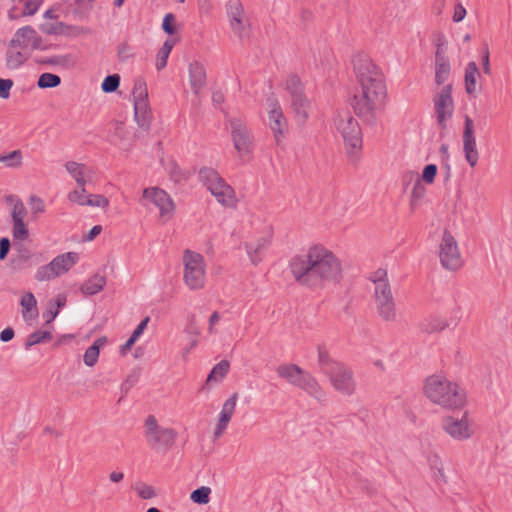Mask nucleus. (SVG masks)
<instances>
[{
    "label": "nucleus",
    "mask_w": 512,
    "mask_h": 512,
    "mask_svg": "<svg viewBox=\"0 0 512 512\" xmlns=\"http://www.w3.org/2000/svg\"><path fill=\"white\" fill-rule=\"evenodd\" d=\"M30 203H31V211L33 214H39V213H43L45 211V204L41 198H39L35 195H32L30 197Z\"/></svg>",
    "instance_id": "58"
},
{
    "label": "nucleus",
    "mask_w": 512,
    "mask_h": 512,
    "mask_svg": "<svg viewBox=\"0 0 512 512\" xmlns=\"http://www.w3.org/2000/svg\"><path fill=\"white\" fill-rule=\"evenodd\" d=\"M452 84L445 85L435 100V113L438 124L446 128V120L453 114Z\"/></svg>",
    "instance_id": "17"
},
{
    "label": "nucleus",
    "mask_w": 512,
    "mask_h": 512,
    "mask_svg": "<svg viewBox=\"0 0 512 512\" xmlns=\"http://www.w3.org/2000/svg\"><path fill=\"white\" fill-rule=\"evenodd\" d=\"M210 493H211V489L209 487L202 486V487L195 489L191 493L190 499L196 504L204 505L209 502Z\"/></svg>",
    "instance_id": "43"
},
{
    "label": "nucleus",
    "mask_w": 512,
    "mask_h": 512,
    "mask_svg": "<svg viewBox=\"0 0 512 512\" xmlns=\"http://www.w3.org/2000/svg\"><path fill=\"white\" fill-rule=\"evenodd\" d=\"M6 202L7 203H14L11 216L12 220L20 219L24 220L25 216L27 215V210L21 201V199L15 197L14 195H8L6 196Z\"/></svg>",
    "instance_id": "38"
},
{
    "label": "nucleus",
    "mask_w": 512,
    "mask_h": 512,
    "mask_svg": "<svg viewBox=\"0 0 512 512\" xmlns=\"http://www.w3.org/2000/svg\"><path fill=\"white\" fill-rule=\"evenodd\" d=\"M20 304L23 307L22 316L25 321H30L38 316L37 301L32 293L27 292L24 294L21 298Z\"/></svg>",
    "instance_id": "30"
},
{
    "label": "nucleus",
    "mask_w": 512,
    "mask_h": 512,
    "mask_svg": "<svg viewBox=\"0 0 512 512\" xmlns=\"http://www.w3.org/2000/svg\"><path fill=\"white\" fill-rule=\"evenodd\" d=\"M11 248L9 238L2 237L0 239V260H5Z\"/></svg>",
    "instance_id": "63"
},
{
    "label": "nucleus",
    "mask_w": 512,
    "mask_h": 512,
    "mask_svg": "<svg viewBox=\"0 0 512 512\" xmlns=\"http://www.w3.org/2000/svg\"><path fill=\"white\" fill-rule=\"evenodd\" d=\"M66 170L68 173L75 179L79 187H82V192H85V183L87 180L85 179V169L86 166L84 164H80L74 161H69L65 164Z\"/></svg>",
    "instance_id": "31"
},
{
    "label": "nucleus",
    "mask_w": 512,
    "mask_h": 512,
    "mask_svg": "<svg viewBox=\"0 0 512 512\" xmlns=\"http://www.w3.org/2000/svg\"><path fill=\"white\" fill-rule=\"evenodd\" d=\"M132 97L134 102V119L143 131H149L152 112L148 100L147 84L144 78L138 77L135 79Z\"/></svg>",
    "instance_id": "9"
},
{
    "label": "nucleus",
    "mask_w": 512,
    "mask_h": 512,
    "mask_svg": "<svg viewBox=\"0 0 512 512\" xmlns=\"http://www.w3.org/2000/svg\"><path fill=\"white\" fill-rule=\"evenodd\" d=\"M233 146L240 158L249 157L254 149V140L247 126L238 118L229 120Z\"/></svg>",
    "instance_id": "12"
},
{
    "label": "nucleus",
    "mask_w": 512,
    "mask_h": 512,
    "mask_svg": "<svg viewBox=\"0 0 512 512\" xmlns=\"http://www.w3.org/2000/svg\"><path fill=\"white\" fill-rule=\"evenodd\" d=\"M289 269L295 281L308 288H323L342 279L340 260L322 245H314L306 254L292 257Z\"/></svg>",
    "instance_id": "2"
},
{
    "label": "nucleus",
    "mask_w": 512,
    "mask_h": 512,
    "mask_svg": "<svg viewBox=\"0 0 512 512\" xmlns=\"http://www.w3.org/2000/svg\"><path fill=\"white\" fill-rule=\"evenodd\" d=\"M463 151L465 154L466 161L469 163L471 167H475L479 159V153L476 148V139L474 136V123L469 116H466L464 121Z\"/></svg>",
    "instance_id": "18"
},
{
    "label": "nucleus",
    "mask_w": 512,
    "mask_h": 512,
    "mask_svg": "<svg viewBox=\"0 0 512 512\" xmlns=\"http://www.w3.org/2000/svg\"><path fill=\"white\" fill-rule=\"evenodd\" d=\"M79 260V255L76 252H67L55 257L51 262V266L58 276L62 273L67 272L72 266H74Z\"/></svg>",
    "instance_id": "25"
},
{
    "label": "nucleus",
    "mask_w": 512,
    "mask_h": 512,
    "mask_svg": "<svg viewBox=\"0 0 512 512\" xmlns=\"http://www.w3.org/2000/svg\"><path fill=\"white\" fill-rule=\"evenodd\" d=\"M276 373L288 383L306 391L316 399H320L324 395L317 380L296 364H281L276 368Z\"/></svg>",
    "instance_id": "5"
},
{
    "label": "nucleus",
    "mask_w": 512,
    "mask_h": 512,
    "mask_svg": "<svg viewBox=\"0 0 512 512\" xmlns=\"http://www.w3.org/2000/svg\"><path fill=\"white\" fill-rule=\"evenodd\" d=\"M149 321H150V317L147 316L138 324V326L135 328V330L131 334L133 340H138V338L142 335V333L146 329Z\"/></svg>",
    "instance_id": "64"
},
{
    "label": "nucleus",
    "mask_w": 512,
    "mask_h": 512,
    "mask_svg": "<svg viewBox=\"0 0 512 512\" xmlns=\"http://www.w3.org/2000/svg\"><path fill=\"white\" fill-rule=\"evenodd\" d=\"M226 12L232 31L239 39L249 36L250 23L240 0H229Z\"/></svg>",
    "instance_id": "13"
},
{
    "label": "nucleus",
    "mask_w": 512,
    "mask_h": 512,
    "mask_svg": "<svg viewBox=\"0 0 512 512\" xmlns=\"http://www.w3.org/2000/svg\"><path fill=\"white\" fill-rule=\"evenodd\" d=\"M428 463L432 469H436L441 478H444V470L441 458L437 454L428 457Z\"/></svg>",
    "instance_id": "57"
},
{
    "label": "nucleus",
    "mask_w": 512,
    "mask_h": 512,
    "mask_svg": "<svg viewBox=\"0 0 512 512\" xmlns=\"http://www.w3.org/2000/svg\"><path fill=\"white\" fill-rule=\"evenodd\" d=\"M61 84L60 76L53 73H43L39 76L37 86L40 89L56 88Z\"/></svg>",
    "instance_id": "40"
},
{
    "label": "nucleus",
    "mask_w": 512,
    "mask_h": 512,
    "mask_svg": "<svg viewBox=\"0 0 512 512\" xmlns=\"http://www.w3.org/2000/svg\"><path fill=\"white\" fill-rule=\"evenodd\" d=\"M137 381V374H130L127 376L125 382L121 385V390L124 393V395H126L129 392V390L135 385Z\"/></svg>",
    "instance_id": "62"
},
{
    "label": "nucleus",
    "mask_w": 512,
    "mask_h": 512,
    "mask_svg": "<svg viewBox=\"0 0 512 512\" xmlns=\"http://www.w3.org/2000/svg\"><path fill=\"white\" fill-rule=\"evenodd\" d=\"M144 437L153 450H170L176 442L178 433L173 428L160 426L154 415H148L144 423Z\"/></svg>",
    "instance_id": "6"
},
{
    "label": "nucleus",
    "mask_w": 512,
    "mask_h": 512,
    "mask_svg": "<svg viewBox=\"0 0 512 512\" xmlns=\"http://www.w3.org/2000/svg\"><path fill=\"white\" fill-rule=\"evenodd\" d=\"M270 241L266 237L259 238L255 244L246 242L244 244L246 252L253 265H258L262 261L263 251L268 247Z\"/></svg>",
    "instance_id": "27"
},
{
    "label": "nucleus",
    "mask_w": 512,
    "mask_h": 512,
    "mask_svg": "<svg viewBox=\"0 0 512 512\" xmlns=\"http://www.w3.org/2000/svg\"><path fill=\"white\" fill-rule=\"evenodd\" d=\"M58 314L59 312L57 311V308H54L52 301H49L48 306L43 312L42 316L45 319L46 324H49L57 317Z\"/></svg>",
    "instance_id": "60"
},
{
    "label": "nucleus",
    "mask_w": 512,
    "mask_h": 512,
    "mask_svg": "<svg viewBox=\"0 0 512 512\" xmlns=\"http://www.w3.org/2000/svg\"><path fill=\"white\" fill-rule=\"evenodd\" d=\"M6 202L7 203H14L11 216L12 220L20 219L24 220L25 216L27 215V210L21 201V199L15 197L14 195H8L6 196Z\"/></svg>",
    "instance_id": "39"
},
{
    "label": "nucleus",
    "mask_w": 512,
    "mask_h": 512,
    "mask_svg": "<svg viewBox=\"0 0 512 512\" xmlns=\"http://www.w3.org/2000/svg\"><path fill=\"white\" fill-rule=\"evenodd\" d=\"M175 44L174 40L167 39L157 53L156 69L162 70L167 65V60Z\"/></svg>",
    "instance_id": "35"
},
{
    "label": "nucleus",
    "mask_w": 512,
    "mask_h": 512,
    "mask_svg": "<svg viewBox=\"0 0 512 512\" xmlns=\"http://www.w3.org/2000/svg\"><path fill=\"white\" fill-rule=\"evenodd\" d=\"M98 358H99V352L96 348V346H89L85 353H84V363L89 366V367H92L94 366L97 361H98Z\"/></svg>",
    "instance_id": "53"
},
{
    "label": "nucleus",
    "mask_w": 512,
    "mask_h": 512,
    "mask_svg": "<svg viewBox=\"0 0 512 512\" xmlns=\"http://www.w3.org/2000/svg\"><path fill=\"white\" fill-rule=\"evenodd\" d=\"M317 350L320 370L329 377L332 386L343 395H352L356 389L353 371L331 358L324 346L319 345Z\"/></svg>",
    "instance_id": "4"
},
{
    "label": "nucleus",
    "mask_w": 512,
    "mask_h": 512,
    "mask_svg": "<svg viewBox=\"0 0 512 512\" xmlns=\"http://www.w3.org/2000/svg\"><path fill=\"white\" fill-rule=\"evenodd\" d=\"M368 279L375 285L373 298L393 297L386 269H377L370 274Z\"/></svg>",
    "instance_id": "19"
},
{
    "label": "nucleus",
    "mask_w": 512,
    "mask_h": 512,
    "mask_svg": "<svg viewBox=\"0 0 512 512\" xmlns=\"http://www.w3.org/2000/svg\"><path fill=\"white\" fill-rule=\"evenodd\" d=\"M425 394L432 402L448 409L462 408L466 403L464 390L440 376L427 378Z\"/></svg>",
    "instance_id": "3"
},
{
    "label": "nucleus",
    "mask_w": 512,
    "mask_h": 512,
    "mask_svg": "<svg viewBox=\"0 0 512 512\" xmlns=\"http://www.w3.org/2000/svg\"><path fill=\"white\" fill-rule=\"evenodd\" d=\"M448 326L446 320L439 317H429L420 323V330L424 333L431 334L440 332Z\"/></svg>",
    "instance_id": "33"
},
{
    "label": "nucleus",
    "mask_w": 512,
    "mask_h": 512,
    "mask_svg": "<svg viewBox=\"0 0 512 512\" xmlns=\"http://www.w3.org/2000/svg\"><path fill=\"white\" fill-rule=\"evenodd\" d=\"M169 174L171 179L175 182H181L189 178V173L181 169L175 161L169 163Z\"/></svg>",
    "instance_id": "48"
},
{
    "label": "nucleus",
    "mask_w": 512,
    "mask_h": 512,
    "mask_svg": "<svg viewBox=\"0 0 512 512\" xmlns=\"http://www.w3.org/2000/svg\"><path fill=\"white\" fill-rule=\"evenodd\" d=\"M105 285L106 277L96 273L81 285L80 290L85 295H95L102 291Z\"/></svg>",
    "instance_id": "29"
},
{
    "label": "nucleus",
    "mask_w": 512,
    "mask_h": 512,
    "mask_svg": "<svg viewBox=\"0 0 512 512\" xmlns=\"http://www.w3.org/2000/svg\"><path fill=\"white\" fill-rule=\"evenodd\" d=\"M28 59V56L20 51H13L9 47L6 52V65L9 69H17L24 64Z\"/></svg>",
    "instance_id": "36"
},
{
    "label": "nucleus",
    "mask_w": 512,
    "mask_h": 512,
    "mask_svg": "<svg viewBox=\"0 0 512 512\" xmlns=\"http://www.w3.org/2000/svg\"><path fill=\"white\" fill-rule=\"evenodd\" d=\"M31 46L32 49L47 50L49 46H42V38L38 36L32 26H24L16 31L9 42L10 48L19 47L25 49Z\"/></svg>",
    "instance_id": "16"
},
{
    "label": "nucleus",
    "mask_w": 512,
    "mask_h": 512,
    "mask_svg": "<svg viewBox=\"0 0 512 512\" xmlns=\"http://www.w3.org/2000/svg\"><path fill=\"white\" fill-rule=\"evenodd\" d=\"M176 19L174 14L167 13L162 22V29L168 35H174L177 32V27L175 23Z\"/></svg>",
    "instance_id": "50"
},
{
    "label": "nucleus",
    "mask_w": 512,
    "mask_h": 512,
    "mask_svg": "<svg viewBox=\"0 0 512 512\" xmlns=\"http://www.w3.org/2000/svg\"><path fill=\"white\" fill-rule=\"evenodd\" d=\"M481 74L477 64L471 61L465 68L464 83L465 91L468 95L474 96L477 91V78H480Z\"/></svg>",
    "instance_id": "28"
},
{
    "label": "nucleus",
    "mask_w": 512,
    "mask_h": 512,
    "mask_svg": "<svg viewBox=\"0 0 512 512\" xmlns=\"http://www.w3.org/2000/svg\"><path fill=\"white\" fill-rule=\"evenodd\" d=\"M199 180L212 195L215 192L224 190L222 185H228L220 174L211 167H202L199 170Z\"/></svg>",
    "instance_id": "20"
},
{
    "label": "nucleus",
    "mask_w": 512,
    "mask_h": 512,
    "mask_svg": "<svg viewBox=\"0 0 512 512\" xmlns=\"http://www.w3.org/2000/svg\"><path fill=\"white\" fill-rule=\"evenodd\" d=\"M0 162L8 168H18L23 163L21 150H14L8 154L0 155Z\"/></svg>",
    "instance_id": "37"
},
{
    "label": "nucleus",
    "mask_w": 512,
    "mask_h": 512,
    "mask_svg": "<svg viewBox=\"0 0 512 512\" xmlns=\"http://www.w3.org/2000/svg\"><path fill=\"white\" fill-rule=\"evenodd\" d=\"M230 420L231 419L226 416L219 417L218 423L214 431V439H218L224 433Z\"/></svg>",
    "instance_id": "59"
},
{
    "label": "nucleus",
    "mask_w": 512,
    "mask_h": 512,
    "mask_svg": "<svg viewBox=\"0 0 512 512\" xmlns=\"http://www.w3.org/2000/svg\"><path fill=\"white\" fill-rule=\"evenodd\" d=\"M85 192H82V187L80 189H75L71 191L68 195V199L72 202H75L81 206H86V199L88 197L85 196Z\"/></svg>",
    "instance_id": "54"
},
{
    "label": "nucleus",
    "mask_w": 512,
    "mask_h": 512,
    "mask_svg": "<svg viewBox=\"0 0 512 512\" xmlns=\"http://www.w3.org/2000/svg\"><path fill=\"white\" fill-rule=\"evenodd\" d=\"M375 307L379 317L386 322L396 320V304L394 297L374 298Z\"/></svg>",
    "instance_id": "23"
},
{
    "label": "nucleus",
    "mask_w": 512,
    "mask_h": 512,
    "mask_svg": "<svg viewBox=\"0 0 512 512\" xmlns=\"http://www.w3.org/2000/svg\"><path fill=\"white\" fill-rule=\"evenodd\" d=\"M334 124L341 133L349 154L362 147V130L358 121L349 112H339L334 118Z\"/></svg>",
    "instance_id": "7"
},
{
    "label": "nucleus",
    "mask_w": 512,
    "mask_h": 512,
    "mask_svg": "<svg viewBox=\"0 0 512 512\" xmlns=\"http://www.w3.org/2000/svg\"><path fill=\"white\" fill-rule=\"evenodd\" d=\"M230 363L228 360H221L219 363H217L210 373L208 374V377L206 379V384H210L212 382L220 383L227 373L229 372Z\"/></svg>",
    "instance_id": "32"
},
{
    "label": "nucleus",
    "mask_w": 512,
    "mask_h": 512,
    "mask_svg": "<svg viewBox=\"0 0 512 512\" xmlns=\"http://www.w3.org/2000/svg\"><path fill=\"white\" fill-rule=\"evenodd\" d=\"M52 339V333L50 331H35L31 333L26 342H25V348L29 349L30 347L40 344L45 341H50Z\"/></svg>",
    "instance_id": "41"
},
{
    "label": "nucleus",
    "mask_w": 512,
    "mask_h": 512,
    "mask_svg": "<svg viewBox=\"0 0 512 512\" xmlns=\"http://www.w3.org/2000/svg\"><path fill=\"white\" fill-rule=\"evenodd\" d=\"M137 492L142 499H151L156 496L154 488L147 484H142L141 487L137 489Z\"/></svg>",
    "instance_id": "61"
},
{
    "label": "nucleus",
    "mask_w": 512,
    "mask_h": 512,
    "mask_svg": "<svg viewBox=\"0 0 512 512\" xmlns=\"http://www.w3.org/2000/svg\"><path fill=\"white\" fill-rule=\"evenodd\" d=\"M439 259L442 267L448 271H457L463 266V260L458 248V243L451 232L447 229L443 232Z\"/></svg>",
    "instance_id": "11"
},
{
    "label": "nucleus",
    "mask_w": 512,
    "mask_h": 512,
    "mask_svg": "<svg viewBox=\"0 0 512 512\" xmlns=\"http://www.w3.org/2000/svg\"><path fill=\"white\" fill-rule=\"evenodd\" d=\"M120 85V75L119 74H111L104 78L101 88L105 93H113L115 92Z\"/></svg>",
    "instance_id": "46"
},
{
    "label": "nucleus",
    "mask_w": 512,
    "mask_h": 512,
    "mask_svg": "<svg viewBox=\"0 0 512 512\" xmlns=\"http://www.w3.org/2000/svg\"><path fill=\"white\" fill-rule=\"evenodd\" d=\"M451 71L449 58L446 56V50L437 45L435 52V83L442 85L448 78Z\"/></svg>",
    "instance_id": "21"
},
{
    "label": "nucleus",
    "mask_w": 512,
    "mask_h": 512,
    "mask_svg": "<svg viewBox=\"0 0 512 512\" xmlns=\"http://www.w3.org/2000/svg\"><path fill=\"white\" fill-rule=\"evenodd\" d=\"M70 55H59L49 58H36L35 62L41 65H60L67 66L70 62Z\"/></svg>",
    "instance_id": "45"
},
{
    "label": "nucleus",
    "mask_w": 512,
    "mask_h": 512,
    "mask_svg": "<svg viewBox=\"0 0 512 512\" xmlns=\"http://www.w3.org/2000/svg\"><path fill=\"white\" fill-rule=\"evenodd\" d=\"M286 90L290 95L291 109L294 112L295 120L303 125L309 118L311 103L306 97L304 86L297 75H290L286 81Z\"/></svg>",
    "instance_id": "8"
},
{
    "label": "nucleus",
    "mask_w": 512,
    "mask_h": 512,
    "mask_svg": "<svg viewBox=\"0 0 512 512\" xmlns=\"http://www.w3.org/2000/svg\"><path fill=\"white\" fill-rule=\"evenodd\" d=\"M184 281L191 289L196 290L204 286L205 264L201 254L185 250L183 255Z\"/></svg>",
    "instance_id": "10"
},
{
    "label": "nucleus",
    "mask_w": 512,
    "mask_h": 512,
    "mask_svg": "<svg viewBox=\"0 0 512 512\" xmlns=\"http://www.w3.org/2000/svg\"><path fill=\"white\" fill-rule=\"evenodd\" d=\"M441 428L451 438L457 441L468 440L473 435V429L469 423L468 412L465 411L461 418L445 416L441 420Z\"/></svg>",
    "instance_id": "14"
},
{
    "label": "nucleus",
    "mask_w": 512,
    "mask_h": 512,
    "mask_svg": "<svg viewBox=\"0 0 512 512\" xmlns=\"http://www.w3.org/2000/svg\"><path fill=\"white\" fill-rule=\"evenodd\" d=\"M352 61L360 89L355 92L351 105L359 118L374 125L376 111L387 95L384 75L364 53L356 54Z\"/></svg>",
    "instance_id": "1"
},
{
    "label": "nucleus",
    "mask_w": 512,
    "mask_h": 512,
    "mask_svg": "<svg viewBox=\"0 0 512 512\" xmlns=\"http://www.w3.org/2000/svg\"><path fill=\"white\" fill-rule=\"evenodd\" d=\"M143 197L150 199L160 210V220L166 223L174 214L175 205L169 194L158 187L145 188Z\"/></svg>",
    "instance_id": "15"
},
{
    "label": "nucleus",
    "mask_w": 512,
    "mask_h": 512,
    "mask_svg": "<svg viewBox=\"0 0 512 512\" xmlns=\"http://www.w3.org/2000/svg\"><path fill=\"white\" fill-rule=\"evenodd\" d=\"M189 81L191 89L196 95L205 87L206 70L200 62L193 61L189 64Z\"/></svg>",
    "instance_id": "22"
},
{
    "label": "nucleus",
    "mask_w": 512,
    "mask_h": 512,
    "mask_svg": "<svg viewBox=\"0 0 512 512\" xmlns=\"http://www.w3.org/2000/svg\"><path fill=\"white\" fill-rule=\"evenodd\" d=\"M67 27V24L64 22H58V23H45L41 25L40 29L43 33L47 35H65L69 36L70 33L65 30Z\"/></svg>",
    "instance_id": "42"
},
{
    "label": "nucleus",
    "mask_w": 512,
    "mask_h": 512,
    "mask_svg": "<svg viewBox=\"0 0 512 512\" xmlns=\"http://www.w3.org/2000/svg\"><path fill=\"white\" fill-rule=\"evenodd\" d=\"M13 80L0 78V98L8 99L10 97V90L13 87Z\"/></svg>",
    "instance_id": "56"
},
{
    "label": "nucleus",
    "mask_w": 512,
    "mask_h": 512,
    "mask_svg": "<svg viewBox=\"0 0 512 512\" xmlns=\"http://www.w3.org/2000/svg\"><path fill=\"white\" fill-rule=\"evenodd\" d=\"M109 205V200L104 195L90 194L86 199V206L105 208Z\"/></svg>",
    "instance_id": "51"
},
{
    "label": "nucleus",
    "mask_w": 512,
    "mask_h": 512,
    "mask_svg": "<svg viewBox=\"0 0 512 512\" xmlns=\"http://www.w3.org/2000/svg\"><path fill=\"white\" fill-rule=\"evenodd\" d=\"M437 165L428 164L424 167L421 175V181L426 182L427 184H433L435 181V177L437 175Z\"/></svg>",
    "instance_id": "52"
},
{
    "label": "nucleus",
    "mask_w": 512,
    "mask_h": 512,
    "mask_svg": "<svg viewBox=\"0 0 512 512\" xmlns=\"http://www.w3.org/2000/svg\"><path fill=\"white\" fill-rule=\"evenodd\" d=\"M415 180V184L412 189L411 193V201H410V207L412 210H414L419 204L422 198L424 197L426 193V188L422 184V181L417 173L415 172H408L404 175V182L411 181L413 179Z\"/></svg>",
    "instance_id": "26"
},
{
    "label": "nucleus",
    "mask_w": 512,
    "mask_h": 512,
    "mask_svg": "<svg viewBox=\"0 0 512 512\" xmlns=\"http://www.w3.org/2000/svg\"><path fill=\"white\" fill-rule=\"evenodd\" d=\"M224 190L215 192L213 196L225 207H233L236 205V195L234 189L230 185H222Z\"/></svg>",
    "instance_id": "34"
},
{
    "label": "nucleus",
    "mask_w": 512,
    "mask_h": 512,
    "mask_svg": "<svg viewBox=\"0 0 512 512\" xmlns=\"http://www.w3.org/2000/svg\"><path fill=\"white\" fill-rule=\"evenodd\" d=\"M238 398L237 393H233L223 404L220 416H226L228 418H232V415L234 414L235 407H236V401Z\"/></svg>",
    "instance_id": "49"
},
{
    "label": "nucleus",
    "mask_w": 512,
    "mask_h": 512,
    "mask_svg": "<svg viewBox=\"0 0 512 512\" xmlns=\"http://www.w3.org/2000/svg\"><path fill=\"white\" fill-rule=\"evenodd\" d=\"M269 126L274 133L276 142L279 143V136L284 134L287 124L281 107L277 101L275 102L273 108L269 111Z\"/></svg>",
    "instance_id": "24"
},
{
    "label": "nucleus",
    "mask_w": 512,
    "mask_h": 512,
    "mask_svg": "<svg viewBox=\"0 0 512 512\" xmlns=\"http://www.w3.org/2000/svg\"><path fill=\"white\" fill-rule=\"evenodd\" d=\"M43 0H28L25 2V7H24V10L22 12V15L23 16H32L34 15L39 6L41 5Z\"/></svg>",
    "instance_id": "55"
},
{
    "label": "nucleus",
    "mask_w": 512,
    "mask_h": 512,
    "mask_svg": "<svg viewBox=\"0 0 512 512\" xmlns=\"http://www.w3.org/2000/svg\"><path fill=\"white\" fill-rule=\"evenodd\" d=\"M58 277V273L54 271L51 264H47L38 268L35 279L39 282L49 281Z\"/></svg>",
    "instance_id": "47"
},
{
    "label": "nucleus",
    "mask_w": 512,
    "mask_h": 512,
    "mask_svg": "<svg viewBox=\"0 0 512 512\" xmlns=\"http://www.w3.org/2000/svg\"><path fill=\"white\" fill-rule=\"evenodd\" d=\"M12 236L15 240L24 241L29 237V230L24 220H13Z\"/></svg>",
    "instance_id": "44"
}]
</instances>
